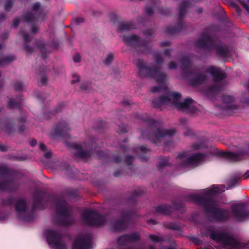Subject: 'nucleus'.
Returning <instances> with one entry per match:
<instances>
[{"label": "nucleus", "mask_w": 249, "mask_h": 249, "mask_svg": "<svg viewBox=\"0 0 249 249\" xmlns=\"http://www.w3.org/2000/svg\"><path fill=\"white\" fill-rule=\"evenodd\" d=\"M137 118L142 120L148 125L146 131H142V137L149 140L152 143L158 144L160 139L165 137H171L175 134V129L160 128L161 123L150 117L147 114L137 115Z\"/></svg>", "instance_id": "f257e3e1"}, {"label": "nucleus", "mask_w": 249, "mask_h": 249, "mask_svg": "<svg viewBox=\"0 0 249 249\" xmlns=\"http://www.w3.org/2000/svg\"><path fill=\"white\" fill-rule=\"evenodd\" d=\"M154 59L157 65L152 67L146 66L142 59H137L135 64L139 69V74L141 77L154 79L158 83H164L166 74L159 71L160 67L159 65H160L163 63V59L160 53L159 52L155 53L154 54Z\"/></svg>", "instance_id": "f03ea898"}, {"label": "nucleus", "mask_w": 249, "mask_h": 249, "mask_svg": "<svg viewBox=\"0 0 249 249\" xmlns=\"http://www.w3.org/2000/svg\"><path fill=\"white\" fill-rule=\"evenodd\" d=\"M195 47L198 49L211 52L215 50L216 55L222 57H226L230 54L228 45L221 44V41L215 37L212 36L206 33H203L200 38L195 41Z\"/></svg>", "instance_id": "7ed1b4c3"}, {"label": "nucleus", "mask_w": 249, "mask_h": 249, "mask_svg": "<svg viewBox=\"0 0 249 249\" xmlns=\"http://www.w3.org/2000/svg\"><path fill=\"white\" fill-rule=\"evenodd\" d=\"M18 172L6 166H0V191L15 192L19 184L15 182Z\"/></svg>", "instance_id": "20e7f679"}, {"label": "nucleus", "mask_w": 249, "mask_h": 249, "mask_svg": "<svg viewBox=\"0 0 249 249\" xmlns=\"http://www.w3.org/2000/svg\"><path fill=\"white\" fill-rule=\"evenodd\" d=\"M225 191L222 185H213L211 188L202 190L198 194H191L189 198L194 202H217L216 197Z\"/></svg>", "instance_id": "39448f33"}, {"label": "nucleus", "mask_w": 249, "mask_h": 249, "mask_svg": "<svg viewBox=\"0 0 249 249\" xmlns=\"http://www.w3.org/2000/svg\"><path fill=\"white\" fill-rule=\"evenodd\" d=\"M123 41L127 46L132 47L137 50L139 53L150 54L152 49L148 46L147 41L142 39L137 35H130L123 36Z\"/></svg>", "instance_id": "423d86ee"}, {"label": "nucleus", "mask_w": 249, "mask_h": 249, "mask_svg": "<svg viewBox=\"0 0 249 249\" xmlns=\"http://www.w3.org/2000/svg\"><path fill=\"white\" fill-rule=\"evenodd\" d=\"M189 0H184L179 5L178 17V24L176 26H168L166 29V32L169 34H175L182 31L185 28L183 23L184 15L187 8L190 5Z\"/></svg>", "instance_id": "0eeeda50"}, {"label": "nucleus", "mask_w": 249, "mask_h": 249, "mask_svg": "<svg viewBox=\"0 0 249 249\" xmlns=\"http://www.w3.org/2000/svg\"><path fill=\"white\" fill-rule=\"evenodd\" d=\"M45 235L48 243L53 249H66L67 245L59 233L51 230H45Z\"/></svg>", "instance_id": "6e6552de"}, {"label": "nucleus", "mask_w": 249, "mask_h": 249, "mask_svg": "<svg viewBox=\"0 0 249 249\" xmlns=\"http://www.w3.org/2000/svg\"><path fill=\"white\" fill-rule=\"evenodd\" d=\"M210 236L211 238L221 243L228 249H236L240 246L232 237L224 233L213 232Z\"/></svg>", "instance_id": "1a4fd4ad"}, {"label": "nucleus", "mask_w": 249, "mask_h": 249, "mask_svg": "<svg viewBox=\"0 0 249 249\" xmlns=\"http://www.w3.org/2000/svg\"><path fill=\"white\" fill-rule=\"evenodd\" d=\"M69 146L75 150L73 154L75 158L86 159L90 158L93 154L92 147L86 146L85 143L80 144L72 142L69 144Z\"/></svg>", "instance_id": "9d476101"}, {"label": "nucleus", "mask_w": 249, "mask_h": 249, "mask_svg": "<svg viewBox=\"0 0 249 249\" xmlns=\"http://www.w3.org/2000/svg\"><path fill=\"white\" fill-rule=\"evenodd\" d=\"M70 130L68 123L65 121H62L56 124L53 128L51 135L59 138H69Z\"/></svg>", "instance_id": "9b49d317"}, {"label": "nucleus", "mask_w": 249, "mask_h": 249, "mask_svg": "<svg viewBox=\"0 0 249 249\" xmlns=\"http://www.w3.org/2000/svg\"><path fill=\"white\" fill-rule=\"evenodd\" d=\"M218 154L220 157L232 162H238L242 160L247 154L246 151L242 150L237 153L231 152L220 151Z\"/></svg>", "instance_id": "f8f14e48"}, {"label": "nucleus", "mask_w": 249, "mask_h": 249, "mask_svg": "<svg viewBox=\"0 0 249 249\" xmlns=\"http://www.w3.org/2000/svg\"><path fill=\"white\" fill-rule=\"evenodd\" d=\"M84 218L88 224L97 225L102 224L103 217L95 211L86 210L84 213Z\"/></svg>", "instance_id": "ddd939ff"}, {"label": "nucleus", "mask_w": 249, "mask_h": 249, "mask_svg": "<svg viewBox=\"0 0 249 249\" xmlns=\"http://www.w3.org/2000/svg\"><path fill=\"white\" fill-rule=\"evenodd\" d=\"M91 245V241L89 237L80 236L74 241L72 249H89Z\"/></svg>", "instance_id": "4468645a"}, {"label": "nucleus", "mask_w": 249, "mask_h": 249, "mask_svg": "<svg viewBox=\"0 0 249 249\" xmlns=\"http://www.w3.org/2000/svg\"><path fill=\"white\" fill-rule=\"evenodd\" d=\"M180 68L183 77H187L193 75V71L191 70L192 62L188 56H184L181 58Z\"/></svg>", "instance_id": "2eb2a0df"}, {"label": "nucleus", "mask_w": 249, "mask_h": 249, "mask_svg": "<svg viewBox=\"0 0 249 249\" xmlns=\"http://www.w3.org/2000/svg\"><path fill=\"white\" fill-rule=\"evenodd\" d=\"M194 102L192 98H187L184 99L183 102L175 101L174 104L178 109L180 110H189L191 112H194L196 110V107L192 106Z\"/></svg>", "instance_id": "dca6fc26"}, {"label": "nucleus", "mask_w": 249, "mask_h": 249, "mask_svg": "<svg viewBox=\"0 0 249 249\" xmlns=\"http://www.w3.org/2000/svg\"><path fill=\"white\" fill-rule=\"evenodd\" d=\"M1 111V108H0V112ZM0 127L3 132L9 135L12 134L16 131L14 121L13 119L4 120L3 123L0 124Z\"/></svg>", "instance_id": "f3484780"}, {"label": "nucleus", "mask_w": 249, "mask_h": 249, "mask_svg": "<svg viewBox=\"0 0 249 249\" xmlns=\"http://www.w3.org/2000/svg\"><path fill=\"white\" fill-rule=\"evenodd\" d=\"M194 77L189 80L190 85L193 87H196L204 84L207 80V76L201 72L198 71L196 73L193 72Z\"/></svg>", "instance_id": "a211bd4d"}, {"label": "nucleus", "mask_w": 249, "mask_h": 249, "mask_svg": "<svg viewBox=\"0 0 249 249\" xmlns=\"http://www.w3.org/2000/svg\"><path fill=\"white\" fill-rule=\"evenodd\" d=\"M207 71L211 73L213 81L217 82L220 81L227 77V74L221 71L214 67L212 66L209 68Z\"/></svg>", "instance_id": "6ab92c4d"}, {"label": "nucleus", "mask_w": 249, "mask_h": 249, "mask_svg": "<svg viewBox=\"0 0 249 249\" xmlns=\"http://www.w3.org/2000/svg\"><path fill=\"white\" fill-rule=\"evenodd\" d=\"M133 151L138 154V156L143 162L148 161L151 152V150L144 146H141L140 148L135 147L133 149Z\"/></svg>", "instance_id": "aec40b11"}, {"label": "nucleus", "mask_w": 249, "mask_h": 249, "mask_svg": "<svg viewBox=\"0 0 249 249\" xmlns=\"http://www.w3.org/2000/svg\"><path fill=\"white\" fill-rule=\"evenodd\" d=\"M206 156L204 153H197L186 158L183 161L184 165H192L201 161Z\"/></svg>", "instance_id": "412c9836"}, {"label": "nucleus", "mask_w": 249, "mask_h": 249, "mask_svg": "<svg viewBox=\"0 0 249 249\" xmlns=\"http://www.w3.org/2000/svg\"><path fill=\"white\" fill-rule=\"evenodd\" d=\"M48 69L45 65L41 66L38 72V75L40 77V80L38 81V85L39 87L45 86L48 83V77L47 76V72Z\"/></svg>", "instance_id": "4be33fe9"}, {"label": "nucleus", "mask_w": 249, "mask_h": 249, "mask_svg": "<svg viewBox=\"0 0 249 249\" xmlns=\"http://www.w3.org/2000/svg\"><path fill=\"white\" fill-rule=\"evenodd\" d=\"M32 196L34 199L33 202H42L41 201L45 197L48 196V195L44 190L36 187L33 193Z\"/></svg>", "instance_id": "5701e85b"}, {"label": "nucleus", "mask_w": 249, "mask_h": 249, "mask_svg": "<svg viewBox=\"0 0 249 249\" xmlns=\"http://www.w3.org/2000/svg\"><path fill=\"white\" fill-rule=\"evenodd\" d=\"M135 28V25L132 21L121 22L118 25L117 32L122 33L125 31H130Z\"/></svg>", "instance_id": "b1692460"}, {"label": "nucleus", "mask_w": 249, "mask_h": 249, "mask_svg": "<svg viewBox=\"0 0 249 249\" xmlns=\"http://www.w3.org/2000/svg\"><path fill=\"white\" fill-rule=\"evenodd\" d=\"M19 34L22 37H23V38L24 40V42L25 43V46L24 48H25V51L29 53H31L33 52H34V48L30 46V45H29L28 44V43H29L31 41V39H30L29 35L27 33H26L25 32V31H24L22 29H20V31H19Z\"/></svg>", "instance_id": "393cba45"}, {"label": "nucleus", "mask_w": 249, "mask_h": 249, "mask_svg": "<svg viewBox=\"0 0 249 249\" xmlns=\"http://www.w3.org/2000/svg\"><path fill=\"white\" fill-rule=\"evenodd\" d=\"M171 99L167 96L162 95L155 98L152 101V106L156 108H160L162 105L170 103Z\"/></svg>", "instance_id": "a878e982"}, {"label": "nucleus", "mask_w": 249, "mask_h": 249, "mask_svg": "<svg viewBox=\"0 0 249 249\" xmlns=\"http://www.w3.org/2000/svg\"><path fill=\"white\" fill-rule=\"evenodd\" d=\"M235 219L239 222L244 221L249 217V213L242 209H237L234 211Z\"/></svg>", "instance_id": "bb28decb"}, {"label": "nucleus", "mask_w": 249, "mask_h": 249, "mask_svg": "<svg viewBox=\"0 0 249 249\" xmlns=\"http://www.w3.org/2000/svg\"><path fill=\"white\" fill-rule=\"evenodd\" d=\"M134 159L135 157L132 156L128 155L125 157V161L128 165V167H127V171H126V173L129 176H132L134 174L133 167L132 166V164Z\"/></svg>", "instance_id": "cd10ccee"}, {"label": "nucleus", "mask_w": 249, "mask_h": 249, "mask_svg": "<svg viewBox=\"0 0 249 249\" xmlns=\"http://www.w3.org/2000/svg\"><path fill=\"white\" fill-rule=\"evenodd\" d=\"M22 101L21 98H20L18 101H16L13 98L10 99L8 103L7 107L9 109L17 108L19 111L21 109Z\"/></svg>", "instance_id": "c85d7f7f"}, {"label": "nucleus", "mask_w": 249, "mask_h": 249, "mask_svg": "<svg viewBox=\"0 0 249 249\" xmlns=\"http://www.w3.org/2000/svg\"><path fill=\"white\" fill-rule=\"evenodd\" d=\"M144 193L143 190L139 188L134 190L128 197L127 202H135V199L137 197L142 195Z\"/></svg>", "instance_id": "c756f323"}, {"label": "nucleus", "mask_w": 249, "mask_h": 249, "mask_svg": "<svg viewBox=\"0 0 249 249\" xmlns=\"http://www.w3.org/2000/svg\"><path fill=\"white\" fill-rule=\"evenodd\" d=\"M66 197L71 201L73 200H79L78 199L79 195L78 192V190L76 189L69 190L67 192Z\"/></svg>", "instance_id": "7c9ffc66"}, {"label": "nucleus", "mask_w": 249, "mask_h": 249, "mask_svg": "<svg viewBox=\"0 0 249 249\" xmlns=\"http://www.w3.org/2000/svg\"><path fill=\"white\" fill-rule=\"evenodd\" d=\"M2 47V45L0 44V50L1 49ZM15 59V57L13 55L5 56L2 54H0V66L6 63H10L14 60Z\"/></svg>", "instance_id": "2f4dec72"}, {"label": "nucleus", "mask_w": 249, "mask_h": 249, "mask_svg": "<svg viewBox=\"0 0 249 249\" xmlns=\"http://www.w3.org/2000/svg\"><path fill=\"white\" fill-rule=\"evenodd\" d=\"M159 161L157 165L159 170H161L162 168L169 165L168 157L164 156H160L159 157Z\"/></svg>", "instance_id": "473e14b6"}, {"label": "nucleus", "mask_w": 249, "mask_h": 249, "mask_svg": "<svg viewBox=\"0 0 249 249\" xmlns=\"http://www.w3.org/2000/svg\"><path fill=\"white\" fill-rule=\"evenodd\" d=\"M22 18L27 23H33L37 20V18L35 16V14L31 12H28L26 15L22 16Z\"/></svg>", "instance_id": "72a5a7b5"}, {"label": "nucleus", "mask_w": 249, "mask_h": 249, "mask_svg": "<svg viewBox=\"0 0 249 249\" xmlns=\"http://www.w3.org/2000/svg\"><path fill=\"white\" fill-rule=\"evenodd\" d=\"M36 45L37 47L40 49L42 58L44 59H45L47 58L48 52L46 48L44 46V43L42 41L38 40L36 41Z\"/></svg>", "instance_id": "f704fd0d"}, {"label": "nucleus", "mask_w": 249, "mask_h": 249, "mask_svg": "<svg viewBox=\"0 0 249 249\" xmlns=\"http://www.w3.org/2000/svg\"><path fill=\"white\" fill-rule=\"evenodd\" d=\"M15 207L19 214H22L28 212L27 203H16Z\"/></svg>", "instance_id": "c9c22d12"}, {"label": "nucleus", "mask_w": 249, "mask_h": 249, "mask_svg": "<svg viewBox=\"0 0 249 249\" xmlns=\"http://www.w3.org/2000/svg\"><path fill=\"white\" fill-rule=\"evenodd\" d=\"M223 88V86L221 84H213L209 88L208 91L210 93H217L222 90Z\"/></svg>", "instance_id": "e433bc0d"}, {"label": "nucleus", "mask_w": 249, "mask_h": 249, "mask_svg": "<svg viewBox=\"0 0 249 249\" xmlns=\"http://www.w3.org/2000/svg\"><path fill=\"white\" fill-rule=\"evenodd\" d=\"M39 148L41 151L44 152V155L46 159H50L52 158V153L51 150L46 149V146L44 143H40Z\"/></svg>", "instance_id": "4c0bfd02"}, {"label": "nucleus", "mask_w": 249, "mask_h": 249, "mask_svg": "<svg viewBox=\"0 0 249 249\" xmlns=\"http://www.w3.org/2000/svg\"><path fill=\"white\" fill-rule=\"evenodd\" d=\"M221 100L223 103L230 104L233 102L234 98L232 96L224 94L221 97Z\"/></svg>", "instance_id": "58836bf2"}, {"label": "nucleus", "mask_w": 249, "mask_h": 249, "mask_svg": "<svg viewBox=\"0 0 249 249\" xmlns=\"http://www.w3.org/2000/svg\"><path fill=\"white\" fill-rule=\"evenodd\" d=\"M107 127V123L101 120H99L94 124L93 128L95 129L101 130L105 127Z\"/></svg>", "instance_id": "ea45409f"}, {"label": "nucleus", "mask_w": 249, "mask_h": 249, "mask_svg": "<svg viewBox=\"0 0 249 249\" xmlns=\"http://www.w3.org/2000/svg\"><path fill=\"white\" fill-rule=\"evenodd\" d=\"M114 54L112 53H109L106 55V57L104 60L103 62L105 65L108 66L114 60Z\"/></svg>", "instance_id": "a19ab883"}, {"label": "nucleus", "mask_w": 249, "mask_h": 249, "mask_svg": "<svg viewBox=\"0 0 249 249\" xmlns=\"http://www.w3.org/2000/svg\"><path fill=\"white\" fill-rule=\"evenodd\" d=\"M116 131L118 133H125L127 132V125L124 124L121 125L118 124L117 128H116Z\"/></svg>", "instance_id": "79ce46f5"}, {"label": "nucleus", "mask_w": 249, "mask_h": 249, "mask_svg": "<svg viewBox=\"0 0 249 249\" xmlns=\"http://www.w3.org/2000/svg\"><path fill=\"white\" fill-rule=\"evenodd\" d=\"M15 0H6L5 4L4 5V10L6 12H9L14 3Z\"/></svg>", "instance_id": "37998d69"}, {"label": "nucleus", "mask_w": 249, "mask_h": 249, "mask_svg": "<svg viewBox=\"0 0 249 249\" xmlns=\"http://www.w3.org/2000/svg\"><path fill=\"white\" fill-rule=\"evenodd\" d=\"M14 87L16 91H20L23 88V83L20 81L16 80L14 83Z\"/></svg>", "instance_id": "c03bdc74"}, {"label": "nucleus", "mask_w": 249, "mask_h": 249, "mask_svg": "<svg viewBox=\"0 0 249 249\" xmlns=\"http://www.w3.org/2000/svg\"><path fill=\"white\" fill-rule=\"evenodd\" d=\"M128 140L126 138H125L123 140V143H121L120 144V147L122 150V151L124 152H128L130 151L129 147L127 145H124L127 142Z\"/></svg>", "instance_id": "a18cd8bd"}, {"label": "nucleus", "mask_w": 249, "mask_h": 249, "mask_svg": "<svg viewBox=\"0 0 249 249\" xmlns=\"http://www.w3.org/2000/svg\"><path fill=\"white\" fill-rule=\"evenodd\" d=\"M158 12L162 15H168L171 13L170 10L167 8L158 7Z\"/></svg>", "instance_id": "49530a36"}, {"label": "nucleus", "mask_w": 249, "mask_h": 249, "mask_svg": "<svg viewBox=\"0 0 249 249\" xmlns=\"http://www.w3.org/2000/svg\"><path fill=\"white\" fill-rule=\"evenodd\" d=\"M129 240V238L128 236L124 235L119 238L118 242L120 245H124Z\"/></svg>", "instance_id": "de8ad7c7"}, {"label": "nucleus", "mask_w": 249, "mask_h": 249, "mask_svg": "<svg viewBox=\"0 0 249 249\" xmlns=\"http://www.w3.org/2000/svg\"><path fill=\"white\" fill-rule=\"evenodd\" d=\"M35 95L38 99L41 101H43L45 99L47 98V95L46 93L39 91H36L35 93Z\"/></svg>", "instance_id": "09e8293b"}, {"label": "nucleus", "mask_w": 249, "mask_h": 249, "mask_svg": "<svg viewBox=\"0 0 249 249\" xmlns=\"http://www.w3.org/2000/svg\"><path fill=\"white\" fill-rule=\"evenodd\" d=\"M145 13L148 16H151L154 13V10H153V7L152 6H149V5H147L145 6Z\"/></svg>", "instance_id": "8fccbe9b"}, {"label": "nucleus", "mask_w": 249, "mask_h": 249, "mask_svg": "<svg viewBox=\"0 0 249 249\" xmlns=\"http://www.w3.org/2000/svg\"><path fill=\"white\" fill-rule=\"evenodd\" d=\"M240 180V178L238 176H236L231 178V186H234L237 184Z\"/></svg>", "instance_id": "3c124183"}, {"label": "nucleus", "mask_w": 249, "mask_h": 249, "mask_svg": "<svg viewBox=\"0 0 249 249\" xmlns=\"http://www.w3.org/2000/svg\"><path fill=\"white\" fill-rule=\"evenodd\" d=\"M97 154L100 159H106L107 156L109 155L108 153L106 154L102 150H98Z\"/></svg>", "instance_id": "603ef678"}, {"label": "nucleus", "mask_w": 249, "mask_h": 249, "mask_svg": "<svg viewBox=\"0 0 249 249\" xmlns=\"http://www.w3.org/2000/svg\"><path fill=\"white\" fill-rule=\"evenodd\" d=\"M89 82L82 83L80 85V89L83 91H87L89 89Z\"/></svg>", "instance_id": "864d4df0"}, {"label": "nucleus", "mask_w": 249, "mask_h": 249, "mask_svg": "<svg viewBox=\"0 0 249 249\" xmlns=\"http://www.w3.org/2000/svg\"><path fill=\"white\" fill-rule=\"evenodd\" d=\"M122 160V158L120 155H118L117 156H114L111 159V161H112L115 162L116 163H119L120 162H121Z\"/></svg>", "instance_id": "5fc2aeb1"}, {"label": "nucleus", "mask_w": 249, "mask_h": 249, "mask_svg": "<svg viewBox=\"0 0 249 249\" xmlns=\"http://www.w3.org/2000/svg\"><path fill=\"white\" fill-rule=\"evenodd\" d=\"M50 197L54 199L52 202H67L63 198H57L56 196L53 195L51 196Z\"/></svg>", "instance_id": "6e6d98bb"}, {"label": "nucleus", "mask_w": 249, "mask_h": 249, "mask_svg": "<svg viewBox=\"0 0 249 249\" xmlns=\"http://www.w3.org/2000/svg\"><path fill=\"white\" fill-rule=\"evenodd\" d=\"M109 18L111 21L115 23L118 21L119 17L115 13H111L109 15Z\"/></svg>", "instance_id": "4d7b16f0"}, {"label": "nucleus", "mask_w": 249, "mask_h": 249, "mask_svg": "<svg viewBox=\"0 0 249 249\" xmlns=\"http://www.w3.org/2000/svg\"><path fill=\"white\" fill-rule=\"evenodd\" d=\"M84 19L83 18H78L74 19L72 23L75 25H78L81 23L84 22Z\"/></svg>", "instance_id": "13d9d810"}, {"label": "nucleus", "mask_w": 249, "mask_h": 249, "mask_svg": "<svg viewBox=\"0 0 249 249\" xmlns=\"http://www.w3.org/2000/svg\"><path fill=\"white\" fill-rule=\"evenodd\" d=\"M184 134L186 136L191 137L195 135V133L193 130L190 128H187L185 131L184 132Z\"/></svg>", "instance_id": "bf43d9fd"}, {"label": "nucleus", "mask_w": 249, "mask_h": 249, "mask_svg": "<svg viewBox=\"0 0 249 249\" xmlns=\"http://www.w3.org/2000/svg\"><path fill=\"white\" fill-rule=\"evenodd\" d=\"M20 22V20L19 18L18 17L15 18L13 19L12 21V26L14 27L15 28H17L18 26L19 25Z\"/></svg>", "instance_id": "052dcab7"}, {"label": "nucleus", "mask_w": 249, "mask_h": 249, "mask_svg": "<svg viewBox=\"0 0 249 249\" xmlns=\"http://www.w3.org/2000/svg\"><path fill=\"white\" fill-rule=\"evenodd\" d=\"M237 109V107L236 106L233 105H228L225 107V110H226L227 111H233V110H236Z\"/></svg>", "instance_id": "680f3d73"}, {"label": "nucleus", "mask_w": 249, "mask_h": 249, "mask_svg": "<svg viewBox=\"0 0 249 249\" xmlns=\"http://www.w3.org/2000/svg\"><path fill=\"white\" fill-rule=\"evenodd\" d=\"M153 34V29H149L144 31L143 34L146 37L151 36Z\"/></svg>", "instance_id": "e2e57ef3"}, {"label": "nucleus", "mask_w": 249, "mask_h": 249, "mask_svg": "<svg viewBox=\"0 0 249 249\" xmlns=\"http://www.w3.org/2000/svg\"><path fill=\"white\" fill-rule=\"evenodd\" d=\"M172 96L174 99L176 100V101H178L181 97V94L177 92H173L172 93Z\"/></svg>", "instance_id": "0e129e2a"}, {"label": "nucleus", "mask_w": 249, "mask_h": 249, "mask_svg": "<svg viewBox=\"0 0 249 249\" xmlns=\"http://www.w3.org/2000/svg\"><path fill=\"white\" fill-rule=\"evenodd\" d=\"M202 144L200 142H195L192 145V148L195 150L199 149L202 148Z\"/></svg>", "instance_id": "69168bd1"}, {"label": "nucleus", "mask_w": 249, "mask_h": 249, "mask_svg": "<svg viewBox=\"0 0 249 249\" xmlns=\"http://www.w3.org/2000/svg\"><path fill=\"white\" fill-rule=\"evenodd\" d=\"M79 81V76L76 74H73L72 75V79L71 81V83L72 84H74Z\"/></svg>", "instance_id": "338daca9"}, {"label": "nucleus", "mask_w": 249, "mask_h": 249, "mask_svg": "<svg viewBox=\"0 0 249 249\" xmlns=\"http://www.w3.org/2000/svg\"><path fill=\"white\" fill-rule=\"evenodd\" d=\"M14 159L15 160L21 161H24V160H26L27 158H26V156H17L14 157Z\"/></svg>", "instance_id": "774afa93"}]
</instances>
